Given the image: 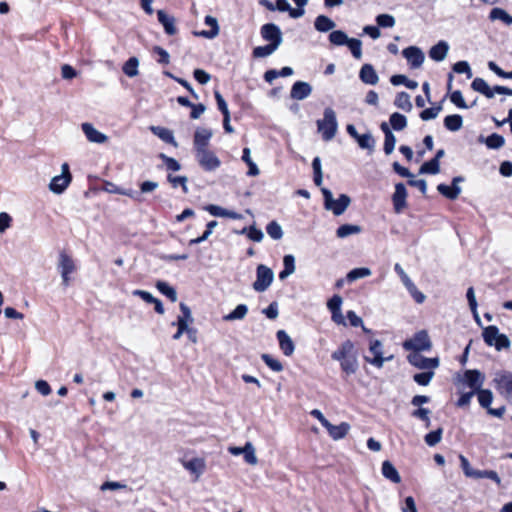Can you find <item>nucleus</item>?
I'll return each instance as SVG.
<instances>
[{
    "label": "nucleus",
    "mask_w": 512,
    "mask_h": 512,
    "mask_svg": "<svg viewBox=\"0 0 512 512\" xmlns=\"http://www.w3.org/2000/svg\"><path fill=\"white\" fill-rule=\"evenodd\" d=\"M332 358L340 362L341 369L346 375L354 374L358 369L357 353L353 342L350 340L344 341L333 352Z\"/></svg>",
    "instance_id": "f257e3e1"
},
{
    "label": "nucleus",
    "mask_w": 512,
    "mask_h": 512,
    "mask_svg": "<svg viewBox=\"0 0 512 512\" xmlns=\"http://www.w3.org/2000/svg\"><path fill=\"white\" fill-rule=\"evenodd\" d=\"M322 195L324 197V206L327 210L333 212L334 215H342L350 204L349 196L341 194L338 199H333L332 192L328 189L322 188Z\"/></svg>",
    "instance_id": "f03ea898"
},
{
    "label": "nucleus",
    "mask_w": 512,
    "mask_h": 512,
    "mask_svg": "<svg viewBox=\"0 0 512 512\" xmlns=\"http://www.w3.org/2000/svg\"><path fill=\"white\" fill-rule=\"evenodd\" d=\"M482 337L488 346H494L498 351L510 346L508 337L499 333L498 327L494 325L485 327L482 332Z\"/></svg>",
    "instance_id": "7ed1b4c3"
},
{
    "label": "nucleus",
    "mask_w": 512,
    "mask_h": 512,
    "mask_svg": "<svg viewBox=\"0 0 512 512\" xmlns=\"http://www.w3.org/2000/svg\"><path fill=\"white\" fill-rule=\"evenodd\" d=\"M57 270L62 277V285L68 287L71 280L70 275L76 271V265L73 258L65 251L59 253Z\"/></svg>",
    "instance_id": "20e7f679"
},
{
    "label": "nucleus",
    "mask_w": 512,
    "mask_h": 512,
    "mask_svg": "<svg viewBox=\"0 0 512 512\" xmlns=\"http://www.w3.org/2000/svg\"><path fill=\"white\" fill-rule=\"evenodd\" d=\"M273 280V270L264 264H259L256 268V280L252 287L256 292H264L269 288Z\"/></svg>",
    "instance_id": "39448f33"
},
{
    "label": "nucleus",
    "mask_w": 512,
    "mask_h": 512,
    "mask_svg": "<svg viewBox=\"0 0 512 512\" xmlns=\"http://www.w3.org/2000/svg\"><path fill=\"white\" fill-rule=\"evenodd\" d=\"M405 350L415 352L427 351L431 348V341L425 330L417 332L411 339L403 343Z\"/></svg>",
    "instance_id": "423d86ee"
},
{
    "label": "nucleus",
    "mask_w": 512,
    "mask_h": 512,
    "mask_svg": "<svg viewBox=\"0 0 512 512\" xmlns=\"http://www.w3.org/2000/svg\"><path fill=\"white\" fill-rule=\"evenodd\" d=\"M196 159L200 167L207 172L215 171L221 166L220 159L208 149L196 152Z\"/></svg>",
    "instance_id": "0eeeda50"
},
{
    "label": "nucleus",
    "mask_w": 512,
    "mask_h": 512,
    "mask_svg": "<svg viewBox=\"0 0 512 512\" xmlns=\"http://www.w3.org/2000/svg\"><path fill=\"white\" fill-rule=\"evenodd\" d=\"M261 37L269 44L279 48L283 41V34L280 27L275 23H266L260 29Z\"/></svg>",
    "instance_id": "6e6552de"
},
{
    "label": "nucleus",
    "mask_w": 512,
    "mask_h": 512,
    "mask_svg": "<svg viewBox=\"0 0 512 512\" xmlns=\"http://www.w3.org/2000/svg\"><path fill=\"white\" fill-rule=\"evenodd\" d=\"M338 124L335 112L331 108H326L322 119V138L329 141L337 132Z\"/></svg>",
    "instance_id": "1a4fd4ad"
},
{
    "label": "nucleus",
    "mask_w": 512,
    "mask_h": 512,
    "mask_svg": "<svg viewBox=\"0 0 512 512\" xmlns=\"http://www.w3.org/2000/svg\"><path fill=\"white\" fill-rule=\"evenodd\" d=\"M395 272L401 278L404 286L407 288L410 295L413 297L416 303L421 304L425 301V295L418 290L413 281L409 278V276L405 273L400 264L396 263L394 266Z\"/></svg>",
    "instance_id": "9d476101"
},
{
    "label": "nucleus",
    "mask_w": 512,
    "mask_h": 512,
    "mask_svg": "<svg viewBox=\"0 0 512 512\" xmlns=\"http://www.w3.org/2000/svg\"><path fill=\"white\" fill-rule=\"evenodd\" d=\"M407 359L411 365L422 370H433L439 366L438 357L427 358L419 352L410 353Z\"/></svg>",
    "instance_id": "9b49d317"
},
{
    "label": "nucleus",
    "mask_w": 512,
    "mask_h": 512,
    "mask_svg": "<svg viewBox=\"0 0 512 512\" xmlns=\"http://www.w3.org/2000/svg\"><path fill=\"white\" fill-rule=\"evenodd\" d=\"M485 381V375L477 369H468L463 374L462 383L477 392L482 388Z\"/></svg>",
    "instance_id": "f8f14e48"
},
{
    "label": "nucleus",
    "mask_w": 512,
    "mask_h": 512,
    "mask_svg": "<svg viewBox=\"0 0 512 512\" xmlns=\"http://www.w3.org/2000/svg\"><path fill=\"white\" fill-rule=\"evenodd\" d=\"M322 427L326 428L329 436L337 441L346 437L350 431V424L347 422H341L338 425H333L322 415Z\"/></svg>",
    "instance_id": "ddd939ff"
},
{
    "label": "nucleus",
    "mask_w": 512,
    "mask_h": 512,
    "mask_svg": "<svg viewBox=\"0 0 512 512\" xmlns=\"http://www.w3.org/2000/svg\"><path fill=\"white\" fill-rule=\"evenodd\" d=\"M369 352L373 355V358L365 356V360L377 368H381L385 362L383 357V344L380 340L371 339L369 342ZM390 358H386L389 360Z\"/></svg>",
    "instance_id": "4468645a"
},
{
    "label": "nucleus",
    "mask_w": 512,
    "mask_h": 512,
    "mask_svg": "<svg viewBox=\"0 0 512 512\" xmlns=\"http://www.w3.org/2000/svg\"><path fill=\"white\" fill-rule=\"evenodd\" d=\"M403 57L407 60L410 68L417 69L421 67L425 56L422 50L416 46H409L402 51Z\"/></svg>",
    "instance_id": "2eb2a0df"
},
{
    "label": "nucleus",
    "mask_w": 512,
    "mask_h": 512,
    "mask_svg": "<svg viewBox=\"0 0 512 512\" xmlns=\"http://www.w3.org/2000/svg\"><path fill=\"white\" fill-rule=\"evenodd\" d=\"M407 189L403 183L395 185V191L392 195L393 208L396 213H402L407 207Z\"/></svg>",
    "instance_id": "dca6fc26"
},
{
    "label": "nucleus",
    "mask_w": 512,
    "mask_h": 512,
    "mask_svg": "<svg viewBox=\"0 0 512 512\" xmlns=\"http://www.w3.org/2000/svg\"><path fill=\"white\" fill-rule=\"evenodd\" d=\"M342 306V297L339 295H334L327 303V307L331 312V318L333 322L338 325L346 326L345 318L341 312Z\"/></svg>",
    "instance_id": "f3484780"
},
{
    "label": "nucleus",
    "mask_w": 512,
    "mask_h": 512,
    "mask_svg": "<svg viewBox=\"0 0 512 512\" xmlns=\"http://www.w3.org/2000/svg\"><path fill=\"white\" fill-rule=\"evenodd\" d=\"M205 25L209 26V30L193 31V35L206 39H214L220 32V27L217 18L211 15H206L204 18Z\"/></svg>",
    "instance_id": "a211bd4d"
},
{
    "label": "nucleus",
    "mask_w": 512,
    "mask_h": 512,
    "mask_svg": "<svg viewBox=\"0 0 512 512\" xmlns=\"http://www.w3.org/2000/svg\"><path fill=\"white\" fill-rule=\"evenodd\" d=\"M158 22L163 26L164 32L173 36L177 34L176 20L174 16L169 15L165 10L159 9L156 11Z\"/></svg>",
    "instance_id": "6ab92c4d"
},
{
    "label": "nucleus",
    "mask_w": 512,
    "mask_h": 512,
    "mask_svg": "<svg viewBox=\"0 0 512 512\" xmlns=\"http://www.w3.org/2000/svg\"><path fill=\"white\" fill-rule=\"evenodd\" d=\"M71 181L72 175L70 172L54 176L49 183V189L55 194H62L67 189Z\"/></svg>",
    "instance_id": "aec40b11"
},
{
    "label": "nucleus",
    "mask_w": 512,
    "mask_h": 512,
    "mask_svg": "<svg viewBox=\"0 0 512 512\" xmlns=\"http://www.w3.org/2000/svg\"><path fill=\"white\" fill-rule=\"evenodd\" d=\"M276 339L278 341L280 350L285 356L289 357L294 353L295 344L292 338L285 330H278L276 332Z\"/></svg>",
    "instance_id": "412c9836"
},
{
    "label": "nucleus",
    "mask_w": 512,
    "mask_h": 512,
    "mask_svg": "<svg viewBox=\"0 0 512 512\" xmlns=\"http://www.w3.org/2000/svg\"><path fill=\"white\" fill-rule=\"evenodd\" d=\"M213 133L211 129L197 128L194 132V148L195 151H201L207 149L209 141Z\"/></svg>",
    "instance_id": "4be33fe9"
},
{
    "label": "nucleus",
    "mask_w": 512,
    "mask_h": 512,
    "mask_svg": "<svg viewBox=\"0 0 512 512\" xmlns=\"http://www.w3.org/2000/svg\"><path fill=\"white\" fill-rule=\"evenodd\" d=\"M312 92V86L305 81H296L291 87L290 97L293 100H304L310 96Z\"/></svg>",
    "instance_id": "5701e85b"
},
{
    "label": "nucleus",
    "mask_w": 512,
    "mask_h": 512,
    "mask_svg": "<svg viewBox=\"0 0 512 512\" xmlns=\"http://www.w3.org/2000/svg\"><path fill=\"white\" fill-rule=\"evenodd\" d=\"M81 127L86 138L92 143L102 144L108 139L104 133L97 130L91 123H83Z\"/></svg>",
    "instance_id": "b1692460"
},
{
    "label": "nucleus",
    "mask_w": 512,
    "mask_h": 512,
    "mask_svg": "<svg viewBox=\"0 0 512 512\" xmlns=\"http://www.w3.org/2000/svg\"><path fill=\"white\" fill-rule=\"evenodd\" d=\"M498 390L505 395L508 400H512V373L505 372L496 380Z\"/></svg>",
    "instance_id": "393cba45"
},
{
    "label": "nucleus",
    "mask_w": 512,
    "mask_h": 512,
    "mask_svg": "<svg viewBox=\"0 0 512 512\" xmlns=\"http://www.w3.org/2000/svg\"><path fill=\"white\" fill-rule=\"evenodd\" d=\"M359 78L364 84L376 85L379 81L378 74L371 64H364L359 71Z\"/></svg>",
    "instance_id": "a878e982"
},
{
    "label": "nucleus",
    "mask_w": 512,
    "mask_h": 512,
    "mask_svg": "<svg viewBox=\"0 0 512 512\" xmlns=\"http://www.w3.org/2000/svg\"><path fill=\"white\" fill-rule=\"evenodd\" d=\"M380 128L384 133L383 151L386 155H390L394 151L396 138L386 122H382Z\"/></svg>",
    "instance_id": "bb28decb"
},
{
    "label": "nucleus",
    "mask_w": 512,
    "mask_h": 512,
    "mask_svg": "<svg viewBox=\"0 0 512 512\" xmlns=\"http://www.w3.org/2000/svg\"><path fill=\"white\" fill-rule=\"evenodd\" d=\"M150 130L154 135L159 137L165 143L170 144L174 147H178V143L174 137L173 132L170 129L162 126H151Z\"/></svg>",
    "instance_id": "cd10ccee"
},
{
    "label": "nucleus",
    "mask_w": 512,
    "mask_h": 512,
    "mask_svg": "<svg viewBox=\"0 0 512 512\" xmlns=\"http://www.w3.org/2000/svg\"><path fill=\"white\" fill-rule=\"evenodd\" d=\"M449 45L446 41L440 40L429 50V57L437 62L443 61L448 53Z\"/></svg>",
    "instance_id": "c85d7f7f"
},
{
    "label": "nucleus",
    "mask_w": 512,
    "mask_h": 512,
    "mask_svg": "<svg viewBox=\"0 0 512 512\" xmlns=\"http://www.w3.org/2000/svg\"><path fill=\"white\" fill-rule=\"evenodd\" d=\"M183 466L186 470L190 471L192 474H195L198 478L205 471L206 464L203 458L194 457L190 460L183 461Z\"/></svg>",
    "instance_id": "c756f323"
},
{
    "label": "nucleus",
    "mask_w": 512,
    "mask_h": 512,
    "mask_svg": "<svg viewBox=\"0 0 512 512\" xmlns=\"http://www.w3.org/2000/svg\"><path fill=\"white\" fill-rule=\"evenodd\" d=\"M181 315L177 317L176 322H173L172 325H180L187 328L194 322V318L192 317L191 309L184 302H181L179 305Z\"/></svg>",
    "instance_id": "7c9ffc66"
},
{
    "label": "nucleus",
    "mask_w": 512,
    "mask_h": 512,
    "mask_svg": "<svg viewBox=\"0 0 512 512\" xmlns=\"http://www.w3.org/2000/svg\"><path fill=\"white\" fill-rule=\"evenodd\" d=\"M382 474L383 476L390 480L392 483L398 484L401 481V477L397 471V469L394 467V465L386 460L382 463Z\"/></svg>",
    "instance_id": "2f4dec72"
},
{
    "label": "nucleus",
    "mask_w": 512,
    "mask_h": 512,
    "mask_svg": "<svg viewBox=\"0 0 512 512\" xmlns=\"http://www.w3.org/2000/svg\"><path fill=\"white\" fill-rule=\"evenodd\" d=\"M471 88L474 91H477L481 94H483L487 98H493L494 97V87L490 88L487 82L482 78H475L471 83Z\"/></svg>",
    "instance_id": "473e14b6"
},
{
    "label": "nucleus",
    "mask_w": 512,
    "mask_h": 512,
    "mask_svg": "<svg viewBox=\"0 0 512 512\" xmlns=\"http://www.w3.org/2000/svg\"><path fill=\"white\" fill-rule=\"evenodd\" d=\"M241 159L248 166V171L246 173L247 176L255 177V176L259 175L260 170H259L257 164L251 159V151L248 147H245L243 149Z\"/></svg>",
    "instance_id": "72a5a7b5"
},
{
    "label": "nucleus",
    "mask_w": 512,
    "mask_h": 512,
    "mask_svg": "<svg viewBox=\"0 0 512 512\" xmlns=\"http://www.w3.org/2000/svg\"><path fill=\"white\" fill-rule=\"evenodd\" d=\"M248 313V306L246 304H238L230 313L223 316L226 322L242 320Z\"/></svg>",
    "instance_id": "f704fd0d"
},
{
    "label": "nucleus",
    "mask_w": 512,
    "mask_h": 512,
    "mask_svg": "<svg viewBox=\"0 0 512 512\" xmlns=\"http://www.w3.org/2000/svg\"><path fill=\"white\" fill-rule=\"evenodd\" d=\"M156 288L162 295L167 297L171 302L177 301L176 289L173 286H171L168 282L159 280L156 282Z\"/></svg>",
    "instance_id": "c9c22d12"
},
{
    "label": "nucleus",
    "mask_w": 512,
    "mask_h": 512,
    "mask_svg": "<svg viewBox=\"0 0 512 512\" xmlns=\"http://www.w3.org/2000/svg\"><path fill=\"white\" fill-rule=\"evenodd\" d=\"M362 231V227L355 224H343L340 225L336 230V236L338 238H346L348 236L359 234Z\"/></svg>",
    "instance_id": "e433bc0d"
},
{
    "label": "nucleus",
    "mask_w": 512,
    "mask_h": 512,
    "mask_svg": "<svg viewBox=\"0 0 512 512\" xmlns=\"http://www.w3.org/2000/svg\"><path fill=\"white\" fill-rule=\"evenodd\" d=\"M236 233L246 235L248 239L253 242H260L264 237L262 230L257 228L254 224L244 227L242 230L236 231Z\"/></svg>",
    "instance_id": "4c0bfd02"
},
{
    "label": "nucleus",
    "mask_w": 512,
    "mask_h": 512,
    "mask_svg": "<svg viewBox=\"0 0 512 512\" xmlns=\"http://www.w3.org/2000/svg\"><path fill=\"white\" fill-rule=\"evenodd\" d=\"M437 190L439 191L440 194H442L443 196L450 200L457 199L459 194L461 193V188L458 185L448 186L446 184H439L437 186Z\"/></svg>",
    "instance_id": "58836bf2"
},
{
    "label": "nucleus",
    "mask_w": 512,
    "mask_h": 512,
    "mask_svg": "<svg viewBox=\"0 0 512 512\" xmlns=\"http://www.w3.org/2000/svg\"><path fill=\"white\" fill-rule=\"evenodd\" d=\"M462 124L463 119L459 114L448 115L444 118V126L449 131L455 132L460 130Z\"/></svg>",
    "instance_id": "ea45409f"
},
{
    "label": "nucleus",
    "mask_w": 512,
    "mask_h": 512,
    "mask_svg": "<svg viewBox=\"0 0 512 512\" xmlns=\"http://www.w3.org/2000/svg\"><path fill=\"white\" fill-rule=\"evenodd\" d=\"M476 396L482 408L488 410L491 407L494 398L491 390L481 388L476 392Z\"/></svg>",
    "instance_id": "a19ab883"
},
{
    "label": "nucleus",
    "mask_w": 512,
    "mask_h": 512,
    "mask_svg": "<svg viewBox=\"0 0 512 512\" xmlns=\"http://www.w3.org/2000/svg\"><path fill=\"white\" fill-rule=\"evenodd\" d=\"M138 66H139L138 58L135 56H132V57L128 58V60L124 63V65L122 67V71L126 76L132 78V77H135L138 75V73H139Z\"/></svg>",
    "instance_id": "79ce46f5"
},
{
    "label": "nucleus",
    "mask_w": 512,
    "mask_h": 512,
    "mask_svg": "<svg viewBox=\"0 0 512 512\" xmlns=\"http://www.w3.org/2000/svg\"><path fill=\"white\" fill-rule=\"evenodd\" d=\"M489 19L491 21L500 20L506 25H512V16L509 15L504 9L499 7L493 8L490 11Z\"/></svg>",
    "instance_id": "37998d69"
},
{
    "label": "nucleus",
    "mask_w": 512,
    "mask_h": 512,
    "mask_svg": "<svg viewBox=\"0 0 512 512\" xmlns=\"http://www.w3.org/2000/svg\"><path fill=\"white\" fill-rule=\"evenodd\" d=\"M394 105L406 112L411 111L412 103L410 101L409 94L404 91L397 93L394 100Z\"/></svg>",
    "instance_id": "c03bdc74"
},
{
    "label": "nucleus",
    "mask_w": 512,
    "mask_h": 512,
    "mask_svg": "<svg viewBox=\"0 0 512 512\" xmlns=\"http://www.w3.org/2000/svg\"><path fill=\"white\" fill-rule=\"evenodd\" d=\"M163 74L166 77H168V78L174 80L175 82H177L178 84H180L182 87H184L194 99L197 100L199 98L198 94L196 93V91L194 90L192 85L186 79L175 76L173 73H171L169 71H164Z\"/></svg>",
    "instance_id": "a18cd8bd"
},
{
    "label": "nucleus",
    "mask_w": 512,
    "mask_h": 512,
    "mask_svg": "<svg viewBox=\"0 0 512 512\" xmlns=\"http://www.w3.org/2000/svg\"><path fill=\"white\" fill-rule=\"evenodd\" d=\"M349 37L342 30H334L328 35V40L332 46H344Z\"/></svg>",
    "instance_id": "49530a36"
},
{
    "label": "nucleus",
    "mask_w": 512,
    "mask_h": 512,
    "mask_svg": "<svg viewBox=\"0 0 512 512\" xmlns=\"http://www.w3.org/2000/svg\"><path fill=\"white\" fill-rule=\"evenodd\" d=\"M389 123L393 130L401 131L407 126V118L403 114L395 112L390 115Z\"/></svg>",
    "instance_id": "de8ad7c7"
},
{
    "label": "nucleus",
    "mask_w": 512,
    "mask_h": 512,
    "mask_svg": "<svg viewBox=\"0 0 512 512\" xmlns=\"http://www.w3.org/2000/svg\"><path fill=\"white\" fill-rule=\"evenodd\" d=\"M356 141L361 149H366L369 152H372L374 150L375 139L373 138L370 132L360 134Z\"/></svg>",
    "instance_id": "09e8293b"
},
{
    "label": "nucleus",
    "mask_w": 512,
    "mask_h": 512,
    "mask_svg": "<svg viewBox=\"0 0 512 512\" xmlns=\"http://www.w3.org/2000/svg\"><path fill=\"white\" fill-rule=\"evenodd\" d=\"M278 47L273 46V44H266L263 46H257L252 51V56L254 58H265L273 54Z\"/></svg>",
    "instance_id": "8fccbe9b"
},
{
    "label": "nucleus",
    "mask_w": 512,
    "mask_h": 512,
    "mask_svg": "<svg viewBox=\"0 0 512 512\" xmlns=\"http://www.w3.org/2000/svg\"><path fill=\"white\" fill-rule=\"evenodd\" d=\"M352 54V56L360 60L362 58V42L357 38H349L348 42L345 44Z\"/></svg>",
    "instance_id": "3c124183"
},
{
    "label": "nucleus",
    "mask_w": 512,
    "mask_h": 512,
    "mask_svg": "<svg viewBox=\"0 0 512 512\" xmlns=\"http://www.w3.org/2000/svg\"><path fill=\"white\" fill-rule=\"evenodd\" d=\"M261 360L274 372H281L284 369L283 364L268 353L261 354Z\"/></svg>",
    "instance_id": "603ef678"
},
{
    "label": "nucleus",
    "mask_w": 512,
    "mask_h": 512,
    "mask_svg": "<svg viewBox=\"0 0 512 512\" xmlns=\"http://www.w3.org/2000/svg\"><path fill=\"white\" fill-rule=\"evenodd\" d=\"M266 232L273 240H280L283 237L282 227L275 220H272L267 224Z\"/></svg>",
    "instance_id": "864d4df0"
},
{
    "label": "nucleus",
    "mask_w": 512,
    "mask_h": 512,
    "mask_svg": "<svg viewBox=\"0 0 512 512\" xmlns=\"http://www.w3.org/2000/svg\"><path fill=\"white\" fill-rule=\"evenodd\" d=\"M475 479H490L494 481L497 485L501 484V479L498 476L497 472L494 470H476L473 473V477Z\"/></svg>",
    "instance_id": "5fc2aeb1"
},
{
    "label": "nucleus",
    "mask_w": 512,
    "mask_h": 512,
    "mask_svg": "<svg viewBox=\"0 0 512 512\" xmlns=\"http://www.w3.org/2000/svg\"><path fill=\"white\" fill-rule=\"evenodd\" d=\"M485 144L489 149H500L505 144V139L502 135L492 133L485 139Z\"/></svg>",
    "instance_id": "6e6d98bb"
},
{
    "label": "nucleus",
    "mask_w": 512,
    "mask_h": 512,
    "mask_svg": "<svg viewBox=\"0 0 512 512\" xmlns=\"http://www.w3.org/2000/svg\"><path fill=\"white\" fill-rule=\"evenodd\" d=\"M167 181L172 185L173 188H177L181 186L183 193H188L187 181L188 178L186 176L178 175L173 176L172 174L167 175Z\"/></svg>",
    "instance_id": "4d7b16f0"
},
{
    "label": "nucleus",
    "mask_w": 512,
    "mask_h": 512,
    "mask_svg": "<svg viewBox=\"0 0 512 512\" xmlns=\"http://www.w3.org/2000/svg\"><path fill=\"white\" fill-rule=\"evenodd\" d=\"M440 166L439 162H437L436 159H431L425 163H423L420 167V173L421 174H432L435 175L439 173Z\"/></svg>",
    "instance_id": "13d9d810"
},
{
    "label": "nucleus",
    "mask_w": 512,
    "mask_h": 512,
    "mask_svg": "<svg viewBox=\"0 0 512 512\" xmlns=\"http://www.w3.org/2000/svg\"><path fill=\"white\" fill-rule=\"evenodd\" d=\"M158 158L163 161V163L165 164L167 170L176 172V171H179L181 169V164L179 163L178 160H176L173 157L167 156L164 153H159Z\"/></svg>",
    "instance_id": "bf43d9fd"
},
{
    "label": "nucleus",
    "mask_w": 512,
    "mask_h": 512,
    "mask_svg": "<svg viewBox=\"0 0 512 512\" xmlns=\"http://www.w3.org/2000/svg\"><path fill=\"white\" fill-rule=\"evenodd\" d=\"M242 454L246 463L250 465H255L257 463L258 459L255 454V449L250 442H247L244 445V450Z\"/></svg>",
    "instance_id": "052dcab7"
},
{
    "label": "nucleus",
    "mask_w": 512,
    "mask_h": 512,
    "mask_svg": "<svg viewBox=\"0 0 512 512\" xmlns=\"http://www.w3.org/2000/svg\"><path fill=\"white\" fill-rule=\"evenodd\" d=\"M442 433H443L442 428H438L434 431L427 433L424 437L425 443L430 447L435 446L436 444H438L441 441Z\"/></svg>",
    "instance_id": "680f3d73"
},
{
    "label": "nucleus",
    "mask_w": 512,
    "mask_h": 512,
    "mask_svg": "<svg viewBox=\"0 0 512 512\" xmlns=\"http://www.w3.org/2000/svg\"><path fill=\"white\" fill-rule=\"evenodd\" d=\"M434 377V371L428 370L425 372L417 373L413 376V380L421 386H427L431 379Z\"/></svg>",
    "instance_id": "e2e57ef3"
},
{
    "label": "nucleus",
    "mask_w": 512,
    "mask_h": 512,
    "mask_svg": "<svg viewBox=\"0 0 512 512\" xmlns=\"http://www.w3.org/2000/svg\"><path fill=\"white\" fill-rule=\"evenodd\" d=\"M370 274H371V271L369 268H365V267L355 268L347 274V280L349 282H353L357 279L369 276Z\"/></svg>",
    "instance_id": "0e129e2a"
},
{
    "label": "nucleus",
    "mask_w": 512,
    "mask_h": 512,
    "mask_svg": "<svg viewBox=\"0 0 512 512\" xmlns=\"http://www.w3.org/2000/svg\"><path fill=\"white\" fill-rule=\"evenodd\" d=\"M214 97L216 100L217 108L222 113V115L223 116L230 115V111L228 109V104H227L226 100L223 98L222 94L219 91L215 90Z\"/></svg>",
    "instance_id": "69168bd1"
},
{
    "label": "nucleus",
    "mask_w": 512,
    "mask_h": 512,
    "mask_svg": "<svg viewBox=\"0 0 512 512\" xmlns=\"http://www.w3.org/2000/svg\"><path fill=\"white\" fill-rule=\"evenodd\" d=\"M376 23L382 28H391L395 25V19L390 14H379L376 17Z\"/></svg>",
    "instance_id": "338daca9"
},
{
    "label": "nucleus",
    "mask_w": 512,
    "mask_h": 512,
    "mask_svg": "<svg viewBox=\"0 0 512 512\" xmlns=\"http://www.w3.org/2000/svg\"><path fill=\"white\" fill-rule=\"evenodd\" d=\"M193 77L201 85H206L211 80V75L201 68L194 69Z\"/></svg>",
    "instance_id": "774afa93"
}]
</instances>
